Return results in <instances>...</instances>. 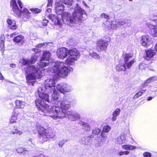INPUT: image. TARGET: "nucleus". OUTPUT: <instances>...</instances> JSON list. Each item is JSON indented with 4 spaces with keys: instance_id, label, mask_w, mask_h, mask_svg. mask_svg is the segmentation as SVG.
Instances as JSON below:
<instances>
[{
    "instance_id": "obj_1",
    "label": "nucleus",
    "mask_w": 157,
    "mask_h": 157,
    "mask_svg": "<svg viewBox=\"0 0 157 157\" xmlns=\"http://www.w3.org/2000/svg\"><path fill=\"white\" fill-rule=\"evenodd\" d=\"M36 107L40 113L43 115L49 116L54 119H62L66 117V112L59 106H53L50 108L48 105H42L41 100H37Z\"/></svg>"
},
{
    "instance_id": "obj_2",
    "label": "nucleus",
    "mask_w": 157,
    "mask_h": 157,
    "mask_svg": "<svg viewBox=\"0 0 157 157\" xmlns=\"http://www.w3.org/2000/svg\"><path fill=\"white\" fill-rule=\"evenodd\" d=\"M61 17L63 22L72 26L77 22L86 19L87 15L85 11L77 4L72 16L70 13L65 12Z\"/></svg>"
},
{
    "instance_id": "obj_3",
    "label": "nucleus",
    "mask_w": 157,
    "mask_h": 157,
    "mask_svg": "<svg viewBox=\"0 0 157 157\" xmlns=\"http://www.w3.org/2000/svg\"><path fill=\"white\" fill-rule=\"evenodd\" d=\"M57 54L58 58L61 59H64L67 58L65 63L69 65H73L75 61L79 58L80 56L79 52L76 49L68 50L64 48L59 49Z\"/></svg>"
},
{
    "instance_id": "obj_4",
    "label": "nucleus",
    "mask_w": 157,
    "mask_h": 157,
    "mask_svg": "<svg viewBox=\"0 0 157 157\" xmlns=\"http://www.w3.org/2000/svg\"><path fill=\"white\" fill-rule=\"evenodd\" d=\"M25 70L26 73H29L26 77V79L27 83L29 85L33 86L36 79H39L42 76L41 71L37 66H28Z\"/></svg>"
},
{
    "instance_id": "obj_5",
    "label": "nucleus",
    "mask_w": 157,
    "mask_h": 157,
    "mask_svg": "<svg viewBox=\"0 0 157 157\" xmlns=\"http://www.w3.org/2000/svg\"><path fill=\"white\" fill-rule=\"evenodd\" d=\"M73 68L70 66H66L63 62H57L54 64L51 72L56 77L64 78L72 72Z\"/></svg>"
},
{
    "instance_id": "obj_6",
    "label": "nucleus",
    "mask_w": 157,
    "mask_h": 157,
    "mask_svg": "<svg viewBox=\"0 0 157 157\" xmlns=\"http://www.w3.org/2000/svg\"><path fill=\"white\" fill-rule=\"evenodd\" d=\"M56 81L53 78H48L44 81V87L46 92L50 93L55 89Z\"/></svg>"
},
{
    "instance_id": "obj_7",
    "label": "nucleus",
    "mask_w": 157,
    "mask_h": 157,
    "mask_svg": "<svg viewBox=\"0 0 157 157\" xmlns=\"http://www.w3.org/2000/svg\"><path fill=\"white\" fill-rule=\"evenodd\" d=\"M50 56L51 54L49 52L46 51L43 52L42 57L38 63V66L40 68H42L50 64L49 60Z\"/></svg>"
},
{
    "instance_id": "obj_8",
    "label": "nucleus",
    "mask_w": 157,
    "mask_h": 157,
    "mask_svg": "<svg viewBox=\"0 0 157 157\" xmlns=\"http://www.w3.org/2000/svg\"><path fill=\"white\" fill-rule=\"evenodd\" d=\"M44 91H45V90H43L42 88L41 87H39L38 88L37 90V92L38 94L39 95V96L41 99H36L35 101V103L36 104V101L37 100H41V104L44 103V104H43L42 105H48L47 104L45 103L44 102V101H46L48 103H49L50 102V100L49 99V95L46 93H44Z\"/></svg>"
},
{
    "instance_id": "obj_9",
    "label": "nucleus",
    "mask_w": 157,
    "mask_h": 157,
    "mask_svg": "<svg viewBox=\"0 0 157 157\" xmlns=\"http://www.w3.org/2000/svg\"><path fill=\"white\" fill-rule=\"evenodd\" d=\"M58 90L62 93L65 92H69L71 91L72 90L71 87L66 84L59 83L56 86Z\"/></svg>"
},
{
    "instance_id": "obj_10",
    "label": "nucleus",
    "mask_w": 157,
    "mask_h": 157,
    "mask_svg": "<svg viewBox=\"0 0 157 157\" xmlns=\"http://www.w3.org/2000/svg\"><path fill=\"white\" fill-rule=\"evenodd\" d=\"M140 42L141 45L147 48L152 43L151 38L148 35H143L141 37Z\"/></svg>"
},
{
    "instance_id": "obj_11",
    "label": "nucleus",
    "mask_w": 157,
    "mask_h": 157,
    "mask_svg": "<svg viewBox=\"0 0 157 157\" xmlns=\"http://www.w3.org/2000/svg\"><path fill=\"white\" fill-rule=\"evenodd\" d=\"M17 0H12L10 2V5L12 9L13 14L15 16H20L22 11L18 8L16 3Z\"/></svg>"
},
{
    "instance_id": "obj_12",
    "label": "nucleus",
    "mask_w": 157,
    "mask_h": 157,
    "mask_svg": "<svg viewBox=\"0 0 157 157\" xmlns=\"http://www.w3.org/2000/svg\"><path fill=\"white\" fill-rule=\"evenodd\" d=\"M108 45V42L106 40H100L98 41L96 49L99 51L105 50L107 47Z\"/></svg>"
},
{
    "instance_id": "obj_13",
    "label": "nucleus",
    "mask_w": 157,
    "mask_h": 157,
    "mask_svg": "<svg viewBox=\"0 0 157 157\" xmlns=\"http://www.w3.org/2000/svg\"><path fill=\"white\" fill-rule=\"evenodd\" d=\"M40 133L42 134V136L46 138L45 140V141L53 138L55 136L54 132L52 130H46L44 133L41 132Z\"/></svg>"
},
{
    "instance_id": "obj_14",
    "label": "nucleus",
    "mask_w": 157,
    "mask_h": 157,
    "mask_svg": "<svg viewBox=\"0 0 157 157\" xmlns=\"http://www.w3.org/2000/svg\"><path fill=\"white\" fill-rule=\"evenodd\" d=\"M132 55L131 54H126L125 55L124 58V63L125 65H126L128 68H130L134 62V60L128 61L132 57Z\"/></svg>"
},
{
    "instance_id": "obj_15",
    "label": "nucleus",
    "mask_w": 157,
    "mask_h": 157,
    "mask_svg": "<svg viewBox=\"0 0 157 157\" xmlns=\"http://www.w3.org/2000/svg\"><path fill=\"white\" fill-rule=\"evenodd\" d=\"M64 6L61 2H56L55 4V8L56 13L60 15L63 13Z\"/></svg>"
},
{
    "instance_id": "obj_16",
    "label": "nucleus",
    "mask_w": 157,
    "mask_h": 157,
    "mask_svg": "<svg viewBox=\"0 0 157 157\" xmlns=\"http://www.w3.org/2000/svg\"><path fill=\"white\" fill-rule=\"evenodd\" d=\"M61 109L65 111L68 109L71 106V102L67 100H64L60 102Z\"/></svg>"
},
{
    "instance_id": "obj_17",
    "label": "nucleus",
    "mask_w": 157,
    "mask_h": 157,
    "mask_svg": "<svg viewBox=\"0 0 157 157\" xmlns=\"http://www.w3.org/2000/svg\"><path fill=\"white\" fill-rule=\"evenodd\" d=\"M69 118L73 117L74 119H79L80 118V115L77 112L73 111H68L66 112V117Z\"/></svg>"
},
{
    "instance_id": "obj_18",
    "label": "nucleus",
    "mask_w": 157,
    "mask_h": 157,
    "mask_svg": "<svg viewBox=\"0 0 157 157\" xmlns=\"http://www.w3.org/2000/svg\"><path fill=\"white\" fill-rule=\"evenodd\" d=\"M19 114V112L14 111L10 119V124H12L16 123L17 120V116Z\"/></svg>"
},
{
    "instance_id": "obj_19",
    "label": "nucleus",
    "mask_w": 157,
    "mask_h": 157,
    "mask_svg": "<svg viewBox=\"0 0 157 157\" xmlns=\"http://www.w3.org/2000/svg\"><path fill=\"white\" fill-rule=\"evenodd\" d=\"M149 28L151 30V34L154 37H157V25L150 24L148 25Z\"/></svg>"
},
{
    "instance_id": "obj_20",
    "label": "nucleus",
    "mask_w": 157,
    "mask_h": 157,
    "mask_svg": "<svg viewBox=\"0 0 157 157\" xmlns=\"http://www.w3.org/2000/svg\"><path fill=\"white\" fill-rule=\"evenodd\" d=\"M32 51L36 52V53L35 55L33 56L31 58V59L30 60V64H33L35 63L37 60V57L40 56V54L37 52L38 50L36 48H34L32 49Z\"/></svg>"
},
{
    "instance_id": "obj_21",
    "label": "nucleus",
    "mask_w": 157,
    "mask_h": 157,
    "mask_svg": "<svg viewBox=\"0 0 157 157\" xmlns=\"http://www.w3.org/2000/svg\"><path fill=\"white\" fill-rule=\"evenodd\" d=\"M15 103L16 106L18 109L24 108L26 104V103L25 101L19 100H16Z\"/></svg>"
},
{
    "instance_id": "obj_22",
    "label": "nucleus",
    "mask_w": 157,
    "mask_h": 157,
    "mask_svg": "<svg viewBox=\"0 0 157 157\" xmlns=\"http://www.w3.org/2000/svg\"><path fill=\"white\" fill-rule=\"evenodd\" d=\"M125 136L124 134H121L116 139L115 142L117 144H122L125 141Z\"/></svg>"
},
{
    "instance_id": "obj_23",
    "label": "nucleus",
    "mask_w": 157,
    "mask_h": 157,
    "mask_svg": "<svg viewBox=\"0 0 157 157\" xmlns=\"http://www.w3.org/2000/svg\"><path fill=\"white\" fill-rule=\"evenodd\" d=\"M94 136L91 135L90 136H85L82 139V143L83 144L87 145L90 142V139L93 138Z\"/></svg>"
},
{
    "instance_id": "obj_24",
    "label": "nucleus",
    "mask_w": 157,
    "mask_h": 157,
    "mask_svg": "<svg viewBox=\"0 0 157 157\" xmlns=\"http://www.w3.org/2000/svg\"><path fill=\"white\" fill-rule=\"evenodd\" d=\"M112 25L111 29H116L118 27H119L120 25L121 24V25H123L125 24V23L124 21H122V22H120L119 23L116 22V21H113L111 22Z\"/></svg>"
},
{
    "instance_id": "obj_25",
    "label": "nucleus",
    "mask_w": 157,
    "mask_h": 157,
    "mask_svg": "<svg viewBox=\"0 0 157 157\" xmlns=\"http://www.w3.org/2000/svg\"><path fill=\"white\" fill-rule=\"evenodd\" d=\"M121 112V110L119 108H117L113 113L112 117L111 119L113 121H115L117 119V117L119 115Z\"/></svg>"
},
{
    "instance_id": "obj_26",
    "label": "nucleus",
    "mask_w": 157,
    "mask_h": 157,
    "mask_svg": "<svg viewBox=\"0 0 157 157\" xmlns=\"http://www.w3.org/2000/svg\"><path fill=\"white\" fill-rule=\"evenodd\" d=\"M111 22L106 21L102 24V26L105 30H107L109 29H111Z\"/></svg>"
},
{
    "instance_id": "obj_27",
    "label": "nucleus",
    "mask_w": 157,
    "mask_h": 157,
    "mask_svg": "<svg viewBox=\"0 0 157 157\" xmlns=\"http://www.w3.org/2000/svg\"><path fill=\"white\" fill-rule=\"evenodd\" d=\"M52 92H53L52 94V100L54 101L58 102L59 101V93L55 89Z\"/></svg>"
},
{
    "instance_id": "obj_28",
    "label": "nucleus",
    "mask_w": 157,
    "mask_h": 157,
    "mask_svg": "<svg viewBox=\"0 0 157 157\" xmlns=\"http://www.w3.org/2000/svg\"><path fill=\"white\" fill-rule=\"evenodd\" d=\"M107 137V135L103 132L101 134L100 137H99L97 140L99 143H103L106 140Z\"/></svg>"
},
{
    "instance_id": "obj_29",
    "label": "nucleus",
    "mask_w": 157,
    "mask_h": 157,
    "mask_svg": "<svg viewBox=\"0 0 157 157\" xmlns=\"http://www.w3.org/2000/svg\"><path fill=\"white\" fill-rule=\"evenodd\" d=\"M24 37L22 35H19L15 37L13 40L14 42L16 43H22L24 41Z\"/></svg>"
},
{
    "instance_id": "obj_30",
    "label": "nucleus",
    "mask_w": 157,
    "mask_h": 157,
    "mask_svg": "<svg viewBox=\"0 0 157 157\" xmlns=\"http://www.w3.org/2000/svg\"><path fill=\"white\" fill-rule=\"evenodd\" d=\"M155 54V52L153 50H149L146 52L147 59H149L150 58L152 57Z\"/></svg>"
},
{
    "instance_id": "obj_31",
    "label": "nucleus",
    "mask_w": 157,
    "mask_h": 157,
    "mask_svg": "<svg viewBox=\"0 0 157 157\" xmlns=\"http://www.w3.org/2000/svg\"><path fill=\"white\" fill-rule=\"evenodd\" d=\"M122 147V148L126 150H133L136 148V146L130 144L123 145Z\"/></svg>"
},
{
    "instance_id": "obj_32",
    "label": "nucleus",
    "mask_w": 157,
    "mask_h": 157,
    "mask_svg": "<svg viewBox=\"0 0 157 157\" xmlns=\"http://www.w3.org/2000/svg\"><path fill=\"white\" fill-rule=\"evenodd\" d=\"M127 66L124 63L123 65L120 64L117 65L116 66V69L117 71H120L121 70L125 71L126 69Z\"/></svg>"
},
{
    "instance_id": "obj_33",
    "label": "nucleus",
    "mask_w": 157,
    "mask_h": 157,
    "mask_svg": "<svg viewBox=\"0 0 157 157\" xmlns=\"http://www.w3.org/2000/svg\"><path fill=\"white\" fill-rule=\"evenodd\" d=\"M82 124L83 127V129L84 130L88 131L90 130V127L88 123L85 122H82Z\"/></svg>"
},
{
    "instance_id": "obj_34",
    "label": "nucleus",
    "mask_w": 157,
    "mask_h": 157,
    "mask_svg": "<svg viewBox=\"0 0 157 157\" xmlns=\"http://www.w3.org/2000/svg\"><path fill=\"white\" fill-rule=\"evenodd\" d=\"M111 129V127L109 125L104 126L102 130V132L108 133L109 132Z\"/></svg>"
},
{
    "instance_id": "obj_35",
    "label": "nucleus",
    "mask_w": 157,
    "mask_h": 157,
    "mask_svg": "<svg viewBox=\"0 0 157 157\" xmlns=\"http://www.w3.org/2000/svg\"><path fill=\"white\" fill-rule=\"evenodd\" d=\"M60 1L65 4L69 6H71L73 3V0H60Z\"/></svg>"
},
{
    "instance_id": "obj_36",
    "label": "nucleus",
    "mask_w": 157,
    "mask_h": 157,
    "mask_svg": "<svg viewBox=\"0 0 157 157\" xmlns=\"http://www.w3.org/2000/svg\"><path fill=\"white\" fill-rule=\"evenodd\" d=\"M89 55L91 56L96 59H100V56L95 52L89 53Z\"/></svg>"
},
{
    "instance_id": "obj_37",
    "label": "nucleus",
    "mask_w": 157,
    "mask_h": 157,
    "mask_svg": "<svg viewBox=\"0 0 157 157\" xmlns=\"http://www.w3.org/2000/svg\"><path fill=\"white\" fill-rule=\"evenodd\" d=\"M157 79V78L156 77H152L147 79L145 83H149L156 80Z\"/></svg>"
},
{
    "instance_id": "obj_38",
    "label": "nucleus",
    "mask_w": 157,
    "mask_h": 157,
    "mask_svg": "<svg viewBox=\"0 0 157 157\" xmlns=\"http://www.w3.org/2000/svg\"><path fill=\"white\" fill-rule=\"evenodd\" d=\"M101 130L100 129L98 128H96L93 129L92 130V134L97 135L100 133Z\"/></svg>"
},
{
    "instance_id": "obj_39",
    "label": "nucleus",
    "mask_w": 157,
    "mask_h": 157,
    "mask_svg": "<svg viewBox=\"0 0 157 157\" xmlns=\"http://www.w3.org/2000/svg\"><path fill=\"white\" fill-rule=\"evenodd\" d=\"M21 62L23 65H29L30 64L29 60L25 59H23L21 61Z\"/></svg>"
},
{
    "instance_id": "obj_40",
    "label": "nucleus",
    "mask_w": 157,
    "mask_h": 157,
    "mask_svg": "<svg viewBox=\"0 0 157 157\" xmlns=\"http://www.w3.org/2000/svg\"><path fill=\"white\" fill-rule=\"evenodd\" d=\"M52 20L54 21L55 23L56 24L60 25L62 24V20H59L57 17H56V19L55 20L54 19H52Z\"/></svg>"
},
{
    "instance_id": "obj_41",
    "label": "nucleus",
    "mask_w": 157,
    "mask_h": 157,
    "mask_svg": "<svg viewBox=\"0 0 157 157\" xmlns=\"http://www.w3.org/2000/svg\"><path fill=\"white\" fill-rule=\"evenodd\" d=\"M16 151L18 153H22L23 152L26 151V149L23 147H20L17 148L16 149Z\"/></svg>"
},
{
    "instance_id": "obj_42",
    "label": "nucleus",
    "mask_w": 157,
    "mask_h": 157,
    "mask_svg": "<svg viewBox=\"0 0 157 157\" xmlns=\"http://www.w3.org/2000/svg\"><path fill=\"white\" fill-rule=\"evenodd\" d=\"M3 36H4L3 35L1 36V38H2V39L1 40L0 42V47L2 48H3L4 46V38L3 37Z\"/></svg>"
},
{
    "instance_id": "obj_43",
    "label": "nucleus",
    "mask_w": 157,
    "mask_h": 157,
    "mask_svg": "<svg viewBox=\"0 0 157 157\" xmlns=\"http://www.w3.org/2000/svg\"><path fill=\"white\" fill-rule=\"evenodd\" d=\"M101 17L102 18H104L107 19H109V16L107 14L103 13L101 15Z\"/></svg>"
},
{
    "instance_id": "obj_44",
    "label": "nucleus",
    "mask_w": 157,
    "mask_h": 157,
    "mask_svg": "<svg viewBox=\"0 0 157 157\" xmlns=\"http://www.w3.org/2000/svg\"><path fill=\"white\" fill-rule=\"evenodd\" d=\"M10 26V28L12 29H16L17 28V25H16L15 21H13L11 25Z\"/></svg>"
},
{
    "instance_id": "obj_45",
    "label": "nucleus",
    "mask_w": 157,
    "mask_h": 157,
    "mask_svg": "<svg viewBox=\"0 0 157 157\" xmlns=\"http://www.w3.org/2000/svg\"><path fill=\"white\" fill-rule=\"evenodd\" d=\"M65 142L66 141L64 140H60L59 143V147H62Z\"/></svg>"
},
{
    "instance_id": "obj_46",
    "label": "nucleus",
    "mask_w": 157,
    "mask_h": 157,
    "mask_svg": "<svg viewBox=\"0 0 157 157\" xmlns=\"http://www.w3.org/2000/svg\"><path fill=\"white\" fill-rule=\"evenodd\" d=\"M32 12L35 13H38L41 12V10L38 9H31Z\"/></svg>"
},
{
    "instance_id": "obj_47",
    "label": "nucleus",
    "mask_w": 157,
    "mask_h": 157,
    "mask_svg": "<svg viewBox=\"0 0 157 157\" xmlns=\"http://www.w3.org/2000/svg\"><path fill=\"white\" fill-rule=\"evenodd\" d=\"M143 155L144 157H151V155L149 152H146L144 153Z\"/></svg>"
},
{
    "instance_id": "obj_48",
    "label": "nucleus",
    "mask_w": 157,
    "mask_h": 157,
    "mask_svg": "<svg viewBox=\"0 0 157 157\" xmlns=\"http://www.w3.org/2000/svg\"><path fill=\"white\" fill-rule=\"evenodd\" d=\"M46 130L44 129V128L42 127H39V132L40 134L42 136V134L40 133L41 132H42L43 133H44L45 132V131Z\"/></svg>"
},
{
    "instance_id": "obj_49",
    "label": "nucleus",
    "mask_w": 157,
    "mask_h": 157,
    "mask_svg": "<svg viewBox=\"0 0 157 157\" xmlns=\"http://www.w3.org/2000/svg\"><path fill=\"white\" fill-rule=\"evenodd\" d=\"M13 21H15L13 20H12L10 19H8L7 20V22L8 25H11L13 23Z\"/></svg>"
},
{
    "instance_id": "obj_50",
    "label": "nucleus",
    "mask_w": 157,
    "mask_h": 157,
    "mask_svg": "<svg viewBox=\"0 0 157 157\" xmlns=\"http://www.w3.org/2000/svg\"><path fill=\"white\" fill-rule=\"evenodd\" d=\"M145 67L146 65L144 63H141L139 65V68L141 70H143L145 68Z\"/></svg>"
},
{
    "instance_id": "obj_51",
    "label": "nucleus",
    "mask_w": 157,
    "mask_h": 157,
    "mask_svg": "<svg viewBox=\"0 0 157 157\" xmlns=\"http://www.w3.org/2000/svg\"><path fill=\"white\" fill-rule=\"evenodd\" d=\"M141 93V92H140V91L136 93L134 96V98H137L142 95Z\"/></svg>"
},
{
    "instance_id": "obj_52",
    "label": "nucleus",
    "mask_w": 157,
    "mask_h": 157,
    "mask_svg": "<svg viewBox=\"0 0 157 157\" xmlns=\"http://www.w3.org/2000/svg\"><path fill=\"white\" fill-rule=\"evenodd\" d=\"M17 129H15L13 130L12 131H11L10 132V135H12V134H17Z\"/></svg>"
},
{
    "instance_id": "obj_53",
    "label": "nucleus",
    "mask_w": 157,
    "mask_h": 157,
    "mask_svg": "<svg viewBox=\"0 0 157 157\" xmlns=\"http://www.w3.org/2000/svg\"><path fill=\"white\" fill-rule=\"evenodd\" d=\"M48 3L47 5V6H52V4L53 2V0H48Z\"/></svg>"
},
{
    "instance_id": "obj_54",
    "label": "nucleus",
    "mask_w": 157,
    "mask_h": 157,
    "mask_svg": "<svg viewBox=\"0 0 157 157\" xmlns=\"http://www.w3.org/2000/svg\"><path fill=\"white\" fill-rule=\"evenodd\" d=\"M17 3L19 5V6L20 7L21 9L23 7V5L22 4L21 1L18 0L17 1Z\"/></svg>"
},
{
    "instance_id": "obj_55",
    "label": "nucleus",
    "mask_w": 157,
    "mask_h": 157,
    "mask_svg": "<svg viewBox=\"0 0 157 157\" xmlns=\"http://www.w3.org/2000/svg\"><path fill=\"white\" fill-rule=\"evenodd\" d=\"M23 133V132L20 130H18V129L17 130V134H18L19 136H21V135H22Z\"/></svg>"
},
{
    "instance_id": "obj_56",
    "label": "nucleus",
    "mask_w": 157,
    "mask_h": 157,
    "mask_svg": "<svg viewBox=\"0 0 157 157\" xmlns=\"http://www.w3.org/2000/svg\"><path fill=\"white\" fill-rule=\"evenodd\" d=\"M118 155L119 156H121L123 155H124V152L123 151H120L118 153Z\"/></svg>"
},
{
    "instance_id": "obj_57",
    "label": "nucleus",
    "mask_w": 157,
    "mask_h": 157,
    "mask_svg": "<svg viewBox=\"0 0 157 157\" xmlns=\"http://www.w3.org/2000/svg\"><path fill=\"white\" fill-rule=\"evenodd\" d=\"M23 12L27 14L29 13V12L28 10L26 8H25L23 11Z\"/></svg>"
},
{
    "instance_id": "obj_58",
    "label": "nucleus",
    "mask_w": 157,
    "mask_h": 157,
    "mask_svg": "<svg viewBox=\"0 0 157 157\" xmlns=\"http://www.w3.org/2000/svg\"><path fill=\"white\" fill-rule=\"evenodd\" d=\"M124 155H128L129 153H130V152L129 151H124Z\"/></svg>"
},
{
    "instance_id": "obj_59",
    "label": "nucleus",
    "mask_w": 157,
    "mask_h": 157,
    "mask_svg": "<svg viewBox=\"0 0 157 157\" xmlns=\"http://www.w3.org/2000/svg\"><path fill=\"white\" fill-rule=\"evenodd\" d=\"M146 90L143 89V90H141L139 91L140 92H141V94H142L143 93H145V92Z\"/></svg>"
},
{
    "instance_id": "obj_60",
    "label": "nucleus",
    "mask_w": 157,
    "mask_h": 157,
    "mask_svg": "<svg viewBox=\"0 0 157 157\" xmlns=\"http://www.w3.org/2000/svg\"><path fill=\"white\" fill-rule=\"evenodd\" d=\"M44 45V44H38L37 45V47L38 48H40L42 46H43Z\"/></svg>"
},
{
    "instance_id": "obj_61",
    "label": "nucleus",
    "mask_w": 157,
    "mask_h": 157,
    "mask_svg": "<svg viewBox=\"0 0 157 157\" xmlns=\"http://www.w3.org/2000/svg\"><path fill=\"white\" fill-rule=\"evenodd\" d=\"M4 78L3 76L2 73L0 72V80H3L4 79Z\"/></svg>"
},
{
    "instance_id": "obj_62",
    "label": "nucleus",
    "mask_w": 157,
    "mask_h": 157,
    "mask_svg": "<svg viewBox=\"0 0 157 157\" xmlns=\"http://www.w3.org/2000/svg\"><path fill=\"white\" fill-rule=\"evenodd\" d=\"M48 23V21L47 20L45 22H43V24L44 26H46Z\"/></svg>"
},
{
    "instance_id": "obj_63",
    "label": "nucleus",
    "mask_w": 157,
    "mask_h": 157,
    "mask_svg": "<svg viewBox=\"0 0 157 157\" xmlns=\"http://www.w3.org/2000/svg\"><path fill=\"white\" fill-rule=\"evenodd\" d=\"M10 66L11 67L14 68V67H15V65L14 64H10Z\"/></svg>"
},
{
    "instance_id": "obj_64",
    "label": "nucleus",
    "mask_w": 157,
    "mask_h": 157,
    "mask_svg": "<svg viewBox=\"0 0 157 157\" xmlns=\"http://www.w3.org/2000/svg\"><path fill=\"white\" fill-rule=\"evenodd\" d=\"M155 50L157 52V43L156 44L155 47Z\"/></svg>"
}]
</instances>
